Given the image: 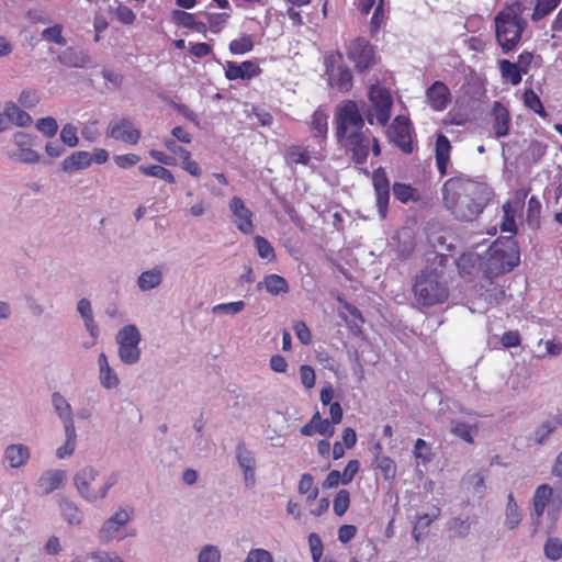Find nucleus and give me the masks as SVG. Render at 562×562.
Here are the masks:
<instances>
[{"label":"nucleus","instance_id":"obj_1","mask_svg":"<svg viewBox=\"0 0 562 562\" xmlns=\"http://www.w3.org/2000/svg\"><path fill=\"white\" fill-rule=\"evenodd\" d=\"M334 122L337 145L356 167L364 166L370 153L374 157L381 155L380 140L366 127V121L356 101L347 100L339 104Z\"/></svg>","mask_w":562,"mask_h":562},{"label":"nucleus","instance_id":"obj_2","mask_svg":"<svg viewBox=\"0 0 562 562\" xmlns=\"http://www.w3.org/2000/svg\"><path fill=\"white\" fill-rule=\"evenodd\" d=\"M441 193L445 207L457 220L465 222L475 220L488 201L485 187L465 176L447 179Z\"/></svg>","mask_w":562,"mask_h":562},{"label":"nucleus","instance_id":"obj_3","mask_svg":"<svg viewBox=\"0 0 562 562\" xmlns=\"http://www.w3.org/2000/svg\"><path fill=\"white\" fill-rule=\"evenodd\" d=\"M522 13L521 2L515 1L505 5L494 18L495 38L504 54L516 50L521 42L528 25Z\"/></svg>","mask_w":562,"mask_h":562},{"label":"nucleus","instance_id":"obj_4","mask_svg":"<svg viewBox=\"0 0 562 562\" xmlns=\"http://www.w3.org/2000/svg\"><path fill=\"white\" fill-rule=\"evenodd\" d=\"M520 261L518 246L513 237L498 238L488 247L483 261V272L493 279L512 271Z\"/></svg>","mask_w":562,"mask_h":562},{"label":"nucleus","instance_id":"obj_5","mask_svg":"<svg viewBox=\"0 0 562 562\" xmlns=\"http://www.w3.org/2000/svg\"><path fill=\"white\" fill-rule=\"evenodd\" d=\"M413 293L417 303L425 307L443 304L449 299L447 281L435 268H426L416 276Z\"/></svg>","mask_w":562,"mask_h":562},{"label":"nucleus","instance_id":"obj_6","mask_svg":"<svg viewBox=\"0 0 562 562\" xmlns=\"http://www.w3.org/2000/svg\"><path fill=\"white\" fill-rule=\"evenodd\" d=\"M78 493L88 502H95L106 496L109 490L116 483L115 475H101L92 468L81 469L75 475Z\"/></svg>","mask_w":562,"mask_h":562},{"label":"nucleus","instance_id":"obj_7","mask_svg":"<svg viewBox=\"0 0 562 562\" xmlns=\"http://www.w3.org/2000/svg\"><path fill=\"white\" fill-rule=\"evenodd\" d=\"M330 419L322 418L319 412H315L311 420L301 427V434L305 437H313L318 434L326 438H330L335 434V425L342 420L344 412L339 402L330 404L329 408Z\"/></svg>","mask_w":562,"mask_h":562},{"label":"nucleus","instance_id":"obj_8","mask_svg":"<svg viewBox=\"0 0 562 562\" xmlns=\"http://www.w3.org/2000/svg\"><path fill=\"white\" fill-rule=\"evenodd\" d=\"M347 58L353 64L359 74L373 68L378 57L374 46L369 40L358 36L352 38L346 48Z\"/></svg>","mask_w":562,"mask_h":562},{"label":"nucleus","instance_id":"obj_9","mask_svg":"<svg viewBox=\"0 0 562 562\" xmlns=\"http://www.w3.org/2000/svg\"><path fill=\"white\" fill-rule=\"evenodd\" d=\"M413 130V124L408 117L397 115L389 126L386 136L389 142L396 146L403 154L411 155L415 150Z\"/></svg>","mask_w":562,"mask_h":562},{"label":"nucleus","instance_id":"obj_10","mask_svg":"<svg viewBox=\"0 0 562 562\" xmlns=\"http://www.w3.org/2000/svg\"><path fill=\"white\" fill-rule=\"evenodd\" d=\"M140 334L135 325L124 326L116 336L120 359L126 364L136 363L140 357Z\"/></svg>","mask_w":562,"mask_h":562},{"label":"nucleus","instance_id":"obj_11","mask_svg":"<svg viewBox=\"0 0 562 562\" xmlns=\"http://www.w3.org/2000/svg\"><path fill=\"white\" fill-rule=\"evenodd\" d=\"M368 97L375 111L378 123L381 126H386L391 119L393 108V98L390 89L380 83L371 85Z\"/></svg>","mask_w":562,"mask_h":562},{"label":"nucleus","instance_id":"obj_12","mask_svg":"<svg viewBox=\"0 0 562 562\" xmlns=\"http://www.w3.org/2000/svg\"><path fill=\"white\" fill-rule=\"evenodd\" d=\"M372 183L378 213L381 218H385L389 212L390 181L383 167H379L372 172Z\"/></svg>","mask_w":562,"mask_h":562},{"label":"nucleus","instance_id":"obj_13","mask_svg":"<svg viewBox=\"0 0 562 562\" xmlns=\"http://www.w3.org/2000/svg\"><path fill=\"white\" fill-rule=\"evenodd\" d=\"M106 135L128 145H136L140 139V131L127 117L110 122Z\"/></svg>","mask_w":562,"mask_h":562},{"label":"nucleus","instance_id":"obj_14","mask_svg":"<svg viewBox=\"0 0 562 562\" xmlns=\"http://www.w3.org/2000/svg\"><path fill=\"white\" fill-rule=\"evenodd\" d=\"M224 69L225 78L229 81L251 80L262 72L259 64L254 60H244L241 63L227 60Z\"/></svg>","mask_w":562,"mask_h":562},{"label":"nucleus","instance_id":"obj_15","mask_svg":"<svg viewBox=\"0 0 562 562\" xmlns=\"http://www.w3.org/2000/svg\"><path fill=\"white\" fill-rule=\"evenodd\" d=\"M229 210L233 215V221L239 232L246 235L254 233V214L248 209L239 196H233L229 201Z\"/></svg>","mask_w":562,"mask_h":562},{"label":"nucleus","instance_id":"obj_16","mask_svg":"<svg viewBox=\"0 0 562 562\" xmlns=\"http://www.w3.org/2000/svg\"><path fill=\"white\" fill-rule=\"evenodd\" d=\"M284 158L291 165L308 166L312 159L316 161L324 159V147L310 149L302 145H290L285 150Z\"/></svg>","mask_w":562,"mask_h":562},{"label":"nucleus","instance_id":"obj_17","mask_svg":"<svg viewBox=\"0 0 562 562\" xmlns=\"http://www.w3.org/2000/svg\"><path fill=\"white\" fill-rule=\"evenodd\" d=\"M426 100L432 111L442 112L451 103V92L443 81L437 80L427 88Z\"/></svg>","mask_w":562,"mask_h":562},{"label":"nucleus","instance_id":"obj_18","mask_svg":"<svg viewBox=\"0 0 562 562\" xmlns=\"http://www.w3.org/2000/svg\"><path fill=\"white\" fill-rule=\"evenodd\" d=\"M491 120L494 135L497 138L509 135L512 126V116L507 106L502 102L495 101L491 109Z\"/></svg>","mask_w":562,"mask_h":562},{"label":"nucleus","instance_id":"obj_19","mask_svg":"<svg viewBox=\"0 0 562 562\" xmlns=\"http://www.w3.org/2000/svg\"><path fill=\"white\" fill-rule=\"evenodd\" d=\"M133 514L132 508H123L117 510L112 517H110L100 529V536L105 541L112 540L120 529L127 524Z\"/></svg>","mask_w":562,"mask_h":562},{"label":"nucleus","instance_id":"obj_20","mask_svg":"<svg viewBox=\"0 0 562 562\" xmlns=\"http://www.w3.org/2000/svg\"><path fill=\"white\" fill-rule=\"evenodd\" d=\"M308 125L311 134L313 138L316 139L318 147H324L328 134V114L322 109L315 110Z\"/></svg>","mask_w":562,"mask_h":562},{"label":"nucleus","instance_id":"obj_21","mask_svg":"<svg viewBox=\"0 0 562 562\" xmlns=\"http://www.w3.org/2000/svg\"><path fill=\"white\" fill-rule=\"evenodd\" d=\"M171 21L179 27L189 29L203 35L207 32L206 23L196 20V15L194 13L176 9L171 11Z\"/></svg>","mask_w":562,"mask_h":562},{"label":"nucleus","instance_id":"obj_22","mask_svg":"<svg viewBox=\"0 0 562 562\" xmlns=\"http://www.w3.org/2000/svg\"><path fill=\"white\" fill-rule=\"evenodd\" d=\"M451 143L445 134H438L436 138L435 158L436 166L440 177L448 172V165L450 162Z\"/></svg>","mask_w":562,"mask_h":562},{"label":"nucleus","instance_id":"obj_23","mask_svg":"<svg viewBox=\"0 0 562 562\" xmlns=\"http://www.w3.org/2000/svg\"><path fill=\"white\" fill-rule=\"evenodd\" d=\"M67 479V473L64 470H49L44 472L38 481L37 487L43 494H49L60 488Z\"/></svg>","mask_w":562,"mask_h":562},{"label":"nucleus","instance_id":"obj_24","mask_svg":"<svg viewBox=\"0 0 562 562\" xmlns=\"http://www.w3.org/2000/svg\"><path fill=\"white\" fill-rule=\"evenodd\" d=\"M330 85L341 92H348L353 86V77L351 70L344 65L337 67V69L329 70L327 67Z\"/></svg>","mask_w":562,"mask_h":562},{"label":"nucleus","instance_id":"obj_25","mask_svg":"<svg viewBox=\"0 0 562 562\" xmlns=\"http://www.w3.org/2000/svg\"><path fill=\"white\" fill-rule=\"evenodd\" d=\"M57 60L66 67L83 68L90 63V57L83 50L67 47L58 54Z\"/></svg>","mask_w":562,"mask_h":562},{"label":"nucleus","instance_id":"obj_26","mask_svg":"<svg viewBox=\"0 0 562 562\" xmlns=\"http://www.w3.org/2000/svg\"><path fill=\"white\" fill-rule=\"evenodd\" d=\"M92 164L91 154L88 151H75L66 157L61 162V169L65 172H74L90 167Z\"/></svg>","mask_w":562,"mask_h":562},{"label":"nucleus","instance_id":"obj_27","mask_svg":"<svg viewBox=\"0 0 562 562\" xmlns=\"http://www.w3.org/2000/svg\"><path fill=\"white\" fill-rule=\"evenodd\" d=\"M4 458L11 468H21L25 465L30 459V450L22 443L10 445L4 451Z\"/></svg>","mask_w":562,"mask_h":562},{"label":"nucleus","instance_id":"obj_28","mask_svg":"<svg viewBox=\"0 0 562 562\" xmlns=\"http://www.w3.org/2000/svg\"><path fill=\"white\" fill-rule=\"evenodd\" d=\"M553 495V488L548 484L539 485L532 497V510L537 518H540Z\"/></svg>","mask_w":562,"mask_h":562},{"label":"nucleus","instance_id":"obj_29","mask_svg":"<svg viewBox=\"0 0 562 562\" xmlns=\"http://www.w3.org/2000/svg\"><path fill=\"white\" fill-rule=\"evenodd\" d=\"M440 509L435 508L432 514H422L416 516L413 526L412 536L416 542H419L424 536L428 533L430 525L439 517Z\"/></svg>","mask_w":562,"mask_h":562},{"label":"nucleus","instance_id":"obj_30","mask_svg":"<svg viewBox=\"0 0 562 562\" xmlns=\"http://www.w3.org/2000/svg\"><path fill=\"white\" fill-rule=\"evenodd\" d=\"M393 194L396 200L404 204L409 202H419L422 199L420 192L417 188L403 182L393 183Z\"/></svg>","mask_w":562,"mask_h":562},{"label":"nucleus","instance_id":"obj_31","mask_svg":"<svg viewBox=\"0 0 562 562\" xmlns=\"http://www.w3.org/2000/svg\"><path fill=\"white\" fill-rule=\"evenodd\" d=\"M99 369H100V382L103 387L110 390L116 387L120 383V380L116 373L111 369L106 356L101 352L98 359Z\"/></svg>","mask_w":562,"mask_h":562},{"label":"nucleus","instance_id":"obj_32","mask_svg":"<svg viewBox=\"0 0 562 562\" xmlns=\"http://www.w3.org/2000/svg\"><path fill=\"white\" fill-rule=\"evenodd\" d=\"M66 442L56 451L58 459H64L74 453L77 442V434L74 420H65Z\"/></svg>","mask_w":562,"mask_h":562},{"label":"nucleus","instance_id":"obj_33","mask_svg":"<svg viewBox=\"0 0 562 562\" xmlns=\"http://www.w3.org/2000/svg\"><path fill=\"white\" fill-rule=\"evenodd\" d=\"M261 284H263L267 292L273 296L289 292L288 281L276 273L266 276L263 281L258 284V288H260Z\"/></svg>","mask_w":562,"mask_h":562},{"label":"nucleus","instance_id":"obj_34","mask_svg":"<svg viewBox=\"0 0 562 562\" xmlns=\"http://www.w3.org/2000/svg\"><path fill=\"white\" fill-rule=\"evenodd\" d=\"M498 69L505 82H509L513 86H518L521 82L522 74L515 63L508 59H501L498 60Z\"/></svg>","mask_w":562,"mask_h":562},{"label":"nucleus","instance_id":"obj_35","mask_svg":"<svg viewBox=\"0 0 562 562\" xmlns=\"http://www.w3.org/2000/svg\"><path fill=\"white\" fill-rule=\"evenodd\" d=\"M138 170L143 176L154 177L164 180L165 182L170 184L176 183V178L173 173L161 165H140Z\"/></svg>","mask_w":562,"mask_h":562},{"label":"nucleus","instance_id":"obj_36","mask_svg":"<svg viewBox=\"0 0 562 562\" xmlns=\"http://www.w3.org/2000/svg\"><path fill=\"white\" fill-rule=\"evenodd\" d=\"M521 514L519 512L518 505L515 501L514 494L509 493L507 496V504L505 510V526L513 530L516 529L521 522Z\"/></svg>","mask_w":562,"mask_h":562},{"label":"nucleus","instance_id":"obj_37","mask_svg":"<svg viewBox=\"0 0 562 562\" xmlns=\"http://www.w3.org/2000/svg\"><path fill=\"white\" fill-rule=\"evenodd\" d=\"M447 529L450 538H465L471 531V520L469 517L465 519L453 517L448 520Z\"/></svg>","mask_w":562,"mask_h":562},{"label":"nucleus","instance_id":"obj_38","mask_svg":"<svg viewBox=\"0 0 562 562\" xmlns=\"http://www.w3.org/2000/svg\"><path fill=\"white\" fill-rule=\"evenodd\" d=\"M522 102L528 110L535 112L542 119H546L548 116V112L546 111L542 101L540 100L539 95L533 91V89H525L522 93Z\"/></svg>","mask_w":562,"mask_h":562},{"label":"nucleus","instance_id":"obj_39","mask_svg":"<svg viewBox=\"0 0 562 562\" xmlns=\"http://www.w3.org/2000/svg\"><path fill=\"white\" fill-rule=\"evenodd\" d=\"M162 281L161 270L154 268L151 270L144 271L137 280L138 286L142 291H149L157 288Z\"/></svg>","mask_w":562,"mask_h":562},{"label":"nucleus","instance_id":"obj_40","mask_svg":"<svg viewBox=\"0 0 562 562\" xmlns=\"http://www.w3.org/2000/svg\"><path fill=\"white\" fill-rule=\"evenodd\" d=\"M206 16V26L207 31H210L213 34L221 33L225 26L228 23V20L231 19V13L228 12H209L205 13Z\"/></svg>","mask_w":562,"mask_h":562},{"label":"nucleus","instance_id":"obj_41","mask_svg":"<svg viewBox=\"0 0 562 562\" xmlns=\"http://www.w3.org/2000/svg\"><path fill=\"white\" fill-rule=\"evenodd\" d=\"M5 111L9 116L10 124L16 126H27L32 123V117L25 111L21 110L15 103L5 104Z\"/></svg>","mask_w":562,"mask_h":562},{"label":"nucleus","instance_id":"obj_42","mask_svg":"<svg viewBox=\"0 0 562 562\" xmlns=\"http://www.w3.org/2000/svg\"><path fill=\"white\" fill-rule=\"evenodd\" d=\"M373 465L379 469L386 481L394 480L396 476V464L393 459L387 456H374Z\"/></svg>","mask_w":562,"mask_h":562},{"label":"nucleus","instance_id":"obj_43","mask_svg":"<svg viewBox=\"0 0 562 562\" xmlns=\"http://www.w3.org/2000/svg\"><path fill=\"white\" fill-rule=\"evenodd\" d=\"M63 517L70 525H78L82 520V513L78 506L68 499H63L59 504Z\"/></svg>","mask_w":562,"mask_h":562},{"label":"nucleus","instance_id":"obj_44","mask_svg":"<svg viewBox=\"0 0 562 562\" xmlns=\"http://www.w3.org/2000/svg\"><path fill=\"white\" fill-rule=\"evenodd\" d=\"M254 40L251 35L243 34L238 38L229 42L228 49L233 55H244L254 49Z\"/></svg>","mask_w":562,"mask_h":562},{"label":"nucleus","instance_id":"obj_45","mask_svg":"<svg viewBox=\"0 0 562 562\" xmlns=\"http://www.w3.org/2000/svg\"><path fill=\"white\" fill-rule=\"evenodd\" d=\"M516 210L512 205V202H505L503 204V221L501 223V229L502 232L516 234L517 226H516Z\"/></svg>","mask_w":562,"mask_h":562},{"label":"nucleus","instance_id":"obj_46","mask_svg":"<svg viewBox=\"0 0 562 562\" xmlns=\"http://www.w3.org/2000/svg\"><path fill=\"white\" fill-rule=\"evenodd\" d=\"M561 2V0H537L533 12L531 14L532 21H540L549 15Z\"/></svg>","mask_w":562,"mask_h":562},{"label":"nucleus","instance_id":"obj_47","mask_svg":"<svg viewBox=\"0 0 562 562\" xmlns=\"http://www.w3.org/2000/svg\"><path fill=\"white\" fill-rule=\"evenodd\" d=\"M543 553L551 561L562 559V540L558 537H549L544 542Z\"/></svg>","mask_w":562,"mask_h":562},{"label":"nucleus","instance_id":"obj_48","mask_svg":"<svg viewBox=\"0 0 562 562\" xmlns=\"http://www.w3.org/2000/svg\"><path fill=\"white\" fill-rule=\"evenodd\" d=\"M386 19L387 16L384 10V0H379L370 21V33L372 36L375 35L381 26L385 24Z\"/></svg>","mask_w":562,"mask_h":562},{"label":"nucleus","instance_id":"obj_49","mask_svg":"<svg viewBox=\"0 0 562 562\" xmlns=\"http://www.w3.org/2000/svg\"><path fill=\"white\" fill-rule=\"evenodd\" d=\"M63 25L61 24H55L53 26H49L42 31V37L43 40L54 43L60 46H65L67 44L66 38L63 35Z\"/></svg>","mask_w":562,"mask_h":562},{"label":"nucleus","instance_id":"obj_50","mask_svg":"<svg viewBox=\"0 0 562 562\" xmlns=\"http://www.w3.org/2000/svg\"><path fill=\"white\" fill-rule=\"evenodd\" d=\"M350 506V493L348 490H340L338 491V493L336 494L335 498H334V502H333V509H334V513L341 517L342 515L346 514V512L348 510Z\"/></svg>","mask_w":562,"mask_h":562},{"label":"nucleus","instance_id":"obj_51","mask_svg":"<svg viewBox=\"0 0 562 562\" xmlns=\"http://www.w3.org/2000/svg\"><path fill=\"white\" fill-rule=\"evenodd\" d=\"M53 404L56 413L59 417L65 420H74L70 404L66 401V398L59 393L53 394Z\"/></svg>","mask_w":562,"mask_h":562},{"label":"nucleus","instance_id":"obj_52","mask_svg":"<svg viewBox=\"0 0 562 562\" xmlns=\"http://www.w3.org/2000/svg\"><path fill=\"white\" fill-rule=\"evenodd\" d=\"M236 458L243 470H251L256 467V460L251 451L247 450L244 443L236 448Z\"/></svg>","mask_w":562,"mask_h":562},{"label":"nucleus","instance_id":"obj_53","mask_svg":"<svg viewBox=\"0 0 562 562\" xmlns=\"http://www.w3.org/2000/svg\"><path fill=\"white\" fill-rule=\"evenodd\" d=\"M477 430L476 426L468 425L463 422H457L451 428V432L468 443H473V432Z\"/></svg>","mask_w":562,"mask_h":562},{"label":"nucleus","instance_id":"obj_54","mask_svg":"<svg viewBox=\"0 0 562 562\" xmlns=\"http://www.w3.org/2000/svg\"><path fill=\"white\" fill-rule=\"evenodd\" d=\"M255 246L260 258L268 261L276 259V252L269 240L262 236L255 237Z\"/></svg>","mask_w":562,"mask_h":562},{"label":"nucleus","instance_id":"obj_55","mask_svg":"<svg viewBox=\"0 0 562 562\" xmlns=\"http://www.w3.org/2000/svg\"><path fill=\"white\" fill-rule=\"evenodd\" d=\"M10 158L24 164H36L40 161V155L31 148H19L10 154Z\"/></svg>","mask_w":562,"mask_h":562},{"label":"nucleus","instance_id":"obj_56","mask_svg":"<svg viewBox=\"0 0 562 562\" xmlns=\"http://www.w3.org/2000/svg\"><path fill=\"white\" fill-rule=\"evenodd\" d=\"M308 546L313 562H319L324 552V544L319 535L315 532L310 533Z\"/></svg>","mask_w":562,"mask_h":562},{"label":"nucleus","instance_id":"obj_57","mask_svg":"<svg viewBox=\"0 0 562 562\" xmlns=\"http://www.w3.org/2000/svg\"><path fill=\"white\" fill-rule=\"evenodd\" d=\"M244 308H245V302L236 301V302L217 304V305L213 306L212 311L215 314L225 313V314H229V315H236V314L240 313Z\"/></svg>","mask_w":562,"mask_h":562},{"label":"nucleus","instance_id":"obj_58","mask_svg":"<svg viewBox=\"0 0 562 562\" xmlns=\"http://www.w3.org/2000/svg\"><path fill=\"white\" fill-rule=\"evenodd\" d=\"M36 128L47 137H53L58 130L57 122L54 117L47 116L40 119Z\"/></svg>","mask_w":562,"mask_h":562},{"label":"nucleus","instance_id":"obj_59","mask_svg":"<svg viewBox=\"0 0 562 562\" xmlns=\"http://www.w3.org/2000/svg\"><path fill=\"white\" fill-rule=\"evenodd\" d=\"M414 456L417 460H420L423 463H428L431 460L430 447L424 440L418 438L414 445Z\"/></svg>","mask_w":562,"mask_h":562},{"label":"nucleus","instance_id":"obj_60","mask_svg":"<svg viewBox=\"0 0 562 562\" xmlns=\"http://www.w3.org/2000/svg\"><path fill=\"white\" fill-rule=\"evenodd\" d=\"M535 58L536 56L532 52L524 50L518 55L515 64L522 75H527L531 69Z\"/></svg>","mask_w":562,"mask_h":562},{"label":"nucleus","instance_id":"obj_61","mask_svg":"<svg viewBox=\"0 0 562 562\" xmlns=\"http://www.w3.org/2000/svg\"><path fill=\"white\" fill-rule=\"evenodd\" d=\"M293 330L302 345H310L312 342L311 330L303 321H295L293 323Z\"/></svg>","mask_w":562,"mask_h":562},{"label":"nucleus","instance_id":"obj_62","mask_svg":"<svg viewBox=\"0 0 562 562\" xmlns=\"http://www.w3.org/2000/svg\"><path fill=\"white\" fill-rule=\"evenodd\" d=\"M554 430H555V425H553L549 422L540 424L535 431V441L538 445H543L549 439V437L552 435V432Z\"/></svg>","mask_w":562,"mask_h":562},{"label":"nucleus","instance_id":"obj_63","mask_svg":"<svg viewBox=\"0 0 562 562\" xmlns=\"http://www.w3.org/2000/svg\"><path fill=\"white\" fill-rule=\"evenodd\" d=\"M221 552L215 546H205L199 553V562H220Z\"/></svg>","mask_w":562,"mask_h":562},{"label":"nucleus","instance_id":"obj_64","mask_svg":"<svg viewBox=\"0 0 562 562\" xmlns=\"http://www.w3.org/2000/svg\"><path fill=\"white\" fill-rule=\"evenodd\" d=\"M245 562H273L272 554L265 549H251Z\"/></svg>","mask_w":562,"mask_h":562}]
</instances>
